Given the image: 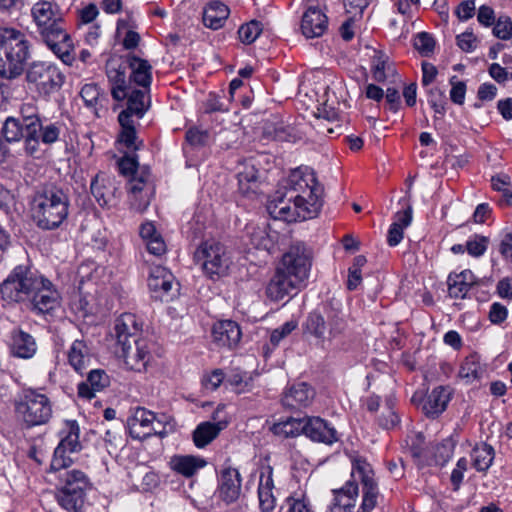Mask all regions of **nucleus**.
I'll use <instances>...</instances> for the list:
<instances>
[{"mask_svg": "<svg viewBox=\"0 0 512 512\" xmlns=\"http://www.w3.org/2000/svg\"><path fill=\"white\" fill-rule=\"evenodd\" d=\"M323 188L313 169L300 166L282 179L268 199L267 212L275 220L296 222L312 219L322 207Z\"/></svg>", "mask_w": 512, "mask_h": 512, "instance_id": "obj_1", "label": "nucleus"}, {"mask_svg": "<svg viewBox=\"0 0 512 512\" xmlns=\"http://www.w3.org/2000/svg\"><path fill=\"white\" fill-rule=\"evenodd\" d=\"M7 303H19L37 315L49 314L61 304L54 284L29 264L15 266L0 286Z\"/></svg>", "mask_w": 512, "mask_h": 512, "instance_id": "obj_2", "label": "nucleus"}, {"mask_svg": "<svg viewBox=\"0 0 512 512\" xmlns=\"http://www.w3.org/2000/svg\"><path fill=\"white\" fill-rule=\"evenodd\" d=\"M310 268L311 261L305 246L292 245L282 256L266 287L267 297L275 302L283 300L308 279Z\"/></svg>", "mask_w": 512, "mask_h": 512, "instance_id": "obj_3", "label": "nucleus"}, {"mask_svg": "<svg viewBox=\"0 0 512 512\" xmlns=\"http://www.w3.org/2000/svg\"><path fill=\"white\" fill-rule=\"evenodd\" d=\"M351 460V480L333 491V501L354 511L359 494L357 482L362 486V501L357 512H372L379 498L378 483L371 464L362 456L353 455Z\"/></svg>", "mask_w": 512, "mask_h": 512, "instance_id": "obj_4", "label": "nucleus"}, {"mask_svg": "<svg viewBox=\"0 0 512 512\" xmlns=\"http://www.w3.org/2000/svg\"><path fill=\"white\" fill-rule=\"evenodd\" d=\"M31 16L42 41L63 61L69 58L73 42L59 5L53 1L39 0L33 4Z\"/></svg>", "mask_w": 512, "mask_h": 512, "instance_id": "obj_5", "label": "nucleus"}, {"mask_svg": "<svg viewBox=\"0 0 512 512\" xmlns=\"http://www.w3.org/2000/svg\"><path fill=\"white\" fill-rule=\"evenodd\" d=\"M70 208L68 189L57 183H45L34 193L31 217L42 230H55L67 219Z\"/></svg>", "mask_w": 512, "mask_h": 512, "instance_id": "obj_6", "label": "nucleus"}, {"mask_svg": "<svg viewBox=\"0 0 512 512\" xmlns=\"http://www.w3.org/2000/svg\"><path fill=\"white\" fill-rule=\"evenodd\" d=\"M140 325L132 313L122 314L115 322L114 331L117 346L116 353L124 359L131 370L142 371L151 359L149 344L139 338Z\"/></svg>", "mask_w": 512, "mask_h": 512, "instance_id": "obj_7", "label": "nucleus"}, {"mask_svg": "<svg viewBox=\"0 0 512 512\" xmlns=\"http://www.w3.org/2000/svg\"><path fill=\"white\" fill-rule=\"evenodd\" d=\"M30 43L21 31L0 28V77L12 80L24 71L30 58Z\"/></svg>", "mask_w": 512, "mask_h": 512, "instance_id": "obj_8", "label": "nucleus"}, {"mask_svg": "<svg viewBox=\"0 0 512 512\" xmlns=\"http://www.w3.org/2000/svg\"><path fill=\"white\" fill-rule=\"evenodd\" d=\"M127 107L118 115V122L121 130L118 135V142L123 144L129 151L140 150L144 143L137 136L135 121L133 117L141 119L150 106V99L147 91L132 89L129 87Z\"/></svg>", "mask_w": 512, "mask_h": 512, "instance_id": "obj_9", "label": "nucleus"}, {"mask_svg": "<svg viewBox=\"0 0 512 512\" xmlns=\"http://www.w3.org/2000/svg\"><path fill=\"white\" fill-rule=\"evenodd\" d=\"M14 410L17 419L27 428L46 424L52 416L49 398L32 388L23 389L16 395Z\"/></svg>", "mask_w": 512, "mask_h": 512, "instance_id": "obj_10", "label": "nucleus"}, {"mask_svg": "<svg viewBox=\"0 0 512 512\" xmlns=\"http://www.w3.org/2000/svg\"><path fill=\"white\" fill-rule=\"evenodd\" d=\"M18 117L24 123V129L28 132L30 142L34 145H51L58 141L62 129L59 123H47L40 117L39 109L33 102L23 103Z\"/></svg>", "mask_w": 512, "mask_h": 512, "instance_id": "obj_11", "label": "nucleus"}, {"mask_svg": "<svg viewBox=\"0 0 512 512\" xmlns=\"http://www.w3.org/2000/svg\"><path fill=\"white\" fill-rule=\"evenodd\" d=\"M346 328V321L343 314L337 310H330L326 318L320 313L313 311L308 314L303 331L305 335L313 337L317 344L323 345L326 340H331L340 335Z\"/></svg>", "mask_w": 512, "mask_h": 512, "instance_id": "obj_12", "label": "nucleus"}, {"mask_svg": "<svg viewBox=\"0 0 512 512\" xmlns=\"http://www.w3.org/2000/svg\"><path fill=\"white\" fill-rule=\"evenodd\" d=\"M60 434L62 437L54 450L51 461V469L55 471L65 469L71 465L72 459L67 453H76L82 449L79 441L80 427L76 420H65Z\"/></svg>", "mask_w": 512, "mask_h": 512, "instance_id": "obj_13", "label": "nucleus"}, {"mask_svg": "<svg viewBox=\"0 0 512 512\" xmlns=\"http://www.w3.org/2000/svg\"><path fill=\"white\" fill-rule=\"evenodd\" d=\"M26 79L36 85L40 94L50 95L61 88L64 75L55 64L36 61L27 69Z\"/></svg>", "mask_w": 512, "mask_h": 512, "instance_id": "obj_14", "label": "nucleus"}, {"mask_svg": "<svg viewBox=\"0 0 512 512\" xmlns=\"http://www.w3.org/2000/svg\"><path fill=\"white\" fill-rule=\"evenodd\" d=\"M224 246L220 242L207 240L194 253V259L201 264L204 274L212 281L224 276Z\"/></svg>", "mask_w": 512, "mask_h": 512, "instance_id": "obj_15", "label": "nucleus"}, {"mask_svg": "<svg viewBox=\"0 0 512 512\" xmlns=\"http://www.w3.org/2000/svg\"><path fill=\"white\" fill-rule=\"evenodd\" d=\"M248 505L238 469L226 468V512H247Z\"/></svg>", "mask_w": 512, "mask_h": 512, "instance_id": "obj_16", "label": "nucleus"}, {"mask_svg": "<svg viewBox=\"0 0 512 512\" xmlns=\"http://www.w3.org/2000/svg\"><path fill=\"white\" fill-rule=\"evenodd\" d=\"M106 75L111 84V95L116 101L126 99L130 87L126 80L127 63L126 57L110 58L106 62Z\"/></svg>", "mask_w": 512, "mask_h": 512, "instance_id": "obj_17", "label": "nucleus"}, {"mask_svg": "<svg viewBox=\"0 0 512 512\" xmlns=\"http://www.w3.org/2000/svg\"><path fill=\"white\" fill-rule=\"evenodd\" d=\"M329 20L319 5H310L304 11L300 29L307 39L321 37L328 30Z\"/></svg>", "mask_w": 512, "mask_h": 512, "instance_id": "obj_18", "label": "nucleus"}, {"mask_svg": "<svg viewBox=\"0 0 512 512\" xmlns=\"http://www.w3.org/2000/svg\"><path fill=\"white\" fill-rule=\"evenodd\" d=\"M156 416L153 412L137 407L133 414L127 419L129 435L133 439L144 440L157 433L154 426Z\"/></svg>", "mask_w": 512, "mask_h": 512, "instance_id": "obj_19", "label": "nucleus"}, {"mask_svg": "<svg viewBox=\"0 0 512 512\" xmlns=\"http://www.w3.org/2000/svg\"><path fill=\"white\" fill-rule=\"evenodd\" d=\"M266 159V156L259 154L243 159L237 163L235 167V175L238 180L239 189L243 193H247L252 189L260 178L261 163Z\"/></svg>", "mask_w": 512, "mask_h": 512, "instance_id": "obj_20", "label": "nucleus"}, {"mask_svg": "<svg viewBox=\"0 0 512 512\" xmlns=\"http://www.w3.org/2000/svg\"><path fill=\"white\" fill-rule=\"evenodd\" d=\"M305 436L314 442L332 445L339 440L334 426L320 417L305 418Z\"/></svg>", "mask_w": 512, "mask_h": 512, "instance_id": "obj_21", "label": "nucleus"}, {"mask_svg": "<svg viewBox=\"0 0 512 512\" xmlns=\"http://www.w3.org/2000/svg\"><path fill=\"white\" fill-rule=\"evenodd\" d=\"M9 349L14 357L31 359L37 352V343L31 334L15 327L9 335Z\"/></svg>", "mask_w": 512, "mask_h": 512, "instance_id": "obj_22", "label": "nucleus"}, {"mask_svg": "<svg viewBox=\"0 0 512 512\" xmlns=\"http://www.w3.org/2000/svg\"><path fill=\"white\" fill-rule=\"evenodd\" d=\"M174 285L178 286V283H175V277L168 269L162 266H155L151 269L148 287L152 292L158 293L157 298L168 301V296Z\"/></svg>", "mask_w": 512, "mask_h": 512, "instance_id": "obj_23", "label": "nucleus"}, {"mask_svg": "<svg viewBox=\"0 0 512 512\" xmlns=\"http://www.w3.org/2000/svg\"><path fill=\"white\" fill-rule=\"evenodd\" d=\"M2 134L7 142H17L24 139L25 151L30 156H36L40 151V145H34L30 142L28 132L24 129V123L19 118L8 117L3 123Z\"/></svg>", "mask_w": 512, "mask_h": 512, "instance_id": "obj_24", "label": "nucleus"}, {"mask_svg": "<svg viewBox=\"0 0 512 512\" xmlns=\"http://www.w3.org/2000/svg\"><path fill=\"white\" fill-rule=\"evenodd\" d=\"M315 396L314 389L305 382L290 386L283 394L282 404L291 409L307 407Z\"/></svg>", "mask_w": 512, "mask_h": 512, "instance_id": "obj_25", "label": "nucleus"}, {"mask_svg": "<svg viewBox=\"0 0 512 512\" xmlns=\"http://www.w3.org/2000/svg\"><path fill=\"white\" fill-rule=\"evenodd\" d=\"M126 63L131 71L129 81L149 90L152 82V66L149 62L129 53L126 55Z\"/></svg>", "mask_w": 512, "mask_h": 512, "instance_id": "obj_26", "label": "nucleus"}, {"mask_svg": "<svg viewBox=\"0 0 512 512\" xmlns=\"http://www.w3.org/2000/svg\"><path fill=\"white\" fill-rule=\"evenodd\" d=\"M452 391L448 386H437L427 395L423 403V411L428 417L442 414L451 400Z\"/></svg>", "mask_w": 512, "mask_h": 512, "instance_id": "obj_27", "label": "nucleus"}, {"mask_svg": "<svg viewBox=\"0 0 512 512\" xmlns=\"http://www.w3.org/2000/svg\"><path fill=\"white\" fill-rule=\"evenodd\" d=\"M110 385V377L103 369H92L87 380L78 384V396L90 400L95 392H100Z\"/></svg>", "mask_w": 512, "mask_h": 512, "instance_id": "obj_28", "label": "nucleus"}, {"mask_svg": "<svg viewBox=\"0 0 512 512\" xmlns=\"http://www.w3.org/2000/svg\"><path fill=\"white\" fill-rule=\"evenodd\" d=\"M272 467L267 466L260 473L258 486L259 507L262 512H271L276 506V498L273 495Z\"/></svg>", "mask_w": 512, "mask_h": 512, "instance_id": "obj_29", "label": "nucleus"}, {"mask_svg": "<svg viewBox=\"0 0 512 512\" xmlns=\"http://www.w3.org/2000/svg\"><path fill=\"white\" fill-rule=\"evenodd\" d=\"M447 283L451 298L464 299L471 287L476 283V277L471 270L466 269L460 273H451L448 276Z\"/></svg>", "mask_w": 512, "mask_h": 512, "instance_id": "obj_30", "label": "nucleus"}, {"mask_svg": "<svg viewBox=\"0 0 512 512\" xmlns=\"http://www.w3.org/2000/svg\"><path fill=\"white\" fill-rule=\"evenodd\" d=\"M67 357L73 369L77 373L83 374L91 362V351L84 340L76 339L71 344Z\"/></svg>", "mask_w": 512, "mask_h": 512, "instance_id": "obj_31", "label": "nucleus"}, {"mask_svg": "<svg viewBox=\"0 0 512 512\" xmlns=\"http://www.w3.org/2000/svg\"><path fill=\"white\" fill-rule=\"evenodd\" d=\"M170 463L174 471L185 477L193 476L207 464L203 458L194 455L174 456Z\"/></svg>", "mask_w": 512, "mask_h": 512, "instance_id": "obj_32", "label": "nucleus"}, {"mask_svg": "<svg viewBox=\"0 0 512 512\" xmlns=\"http://www.w3.org/2000/svg\"><path fill=\"white\" fill-rule=\"evenodd\" d=\"M80 95L87 107L93 108L97 116H99V109H106L109 102L107 95L101 91L97 84H85Z\"/></svg>", "mask_w": 512, "mask_h": 512, "instance_id": "obj_33", "label": "nucleus"}, {"mask_svg": "<svg viewBox=\"0 0 512 512\" xmlns=\"http://www.w3.org/2000/svg\"><path fill=\"white\" fill-rule=\"evenodd\" d=\"M221 423L209 421L200 423L193 431L192 439L197 448H204L210 444L220 433Z\"/></svg>", "mask_w": 512, "mask_h": 512, "instance_id": "obj_34", "label": "nucleus"}, {"mask_svg": "<svg viewBox=\"0 0 512 512\" xmlns=\"http://www.w3.org/2000/svg\"><path fill=\"white\" fill-rule=\"evenodd\" d=\"M86 493L68 489H58L56 499L58 504L68 512H80Z\"/></svg>", "mask_w": 512, "mask_h": 512, "instance_id": "obj_35", "label": "nucleus"}, {"mask_svg": "<svg viewBox=\"0 0 512 512\" xmlns=\"http://www.w3.org/2000/svg\"><path fill=\"white\" fill-rule=\"evenodd\" d=\"M203 24L212 30L224 26V4L220 1H211L203 9Z\"/></svg>", "mask_w": 512, "mask_h": 512, "instance_id": "obj_36", "label": "nucleus"}, {"mask_svg": "<svg viewBox=\"0 0 512 512\" xmlns=\"http://www.w3.org/2000/svg\"><path fill=\"white\" fill-rule=\"evenodd\" d=\"M305 418L298 419L289 417L283 421L275 423L272 427V431L275 435L282 436L285 438L296 437L300 434L305 435Z\"/></svg>", "mask_w": 512, "mask_h": 512, "instance_id": "obj_37", "label": "nucleus"}, {"mask_svg": "<svg viewBox=\"0 0 512 512\" xmlns=\"http://www.w3.org/2000/svg\"><path fill=\"white\" fill-rule=\"evenodd\" d=\"M471 458L473 467L479 472H485L493 463L494 449L486 443L478 444L473 448Z\"/></svg>", "mask_w": 512, "mask_h": 512, "instance_id": "obj_38", "label": "nucleus"}, {"mask_svg": "<svg viewBox=\"0 0 512 512\" xmlns=\"http://www.w3.org/2000/svg\"><path fill=\"white\" fill-rule=\"evenodd\" d=\"M63 486L61 489L74 490L82 493H86V491L90 488L91 483L87 477V475L77 469H73L70 471H66L62 476Z\"/></svg>", "mask_w": 512, "mask_h": 512, "instance_id": "obj_39", "label": "nucleus"}, {"mask_svg": "<svg viewBox=\"0 0 512 512\" xmlns=\"http://www.w3.org/2000/svg\"><path fill=\"white\" fill-rule=\"evenodd\" d=\"M480 357L476 353L468 355L462 362L459 369V377L472 382L482 377Z\"/></svg>", "mask_w": 512, "mask_h": 512, "instance_id": "obj_40", "label": "nucleus"}, {"mask_svg": "<svg viewBox=\"0 0 512 512\" xmlns=\"http://www.w3.org/2000/svg\"><path fill=\"white\" fill-rule=\"evenodd\" d=\"M251 244L256 249L265 250L269 253L274 249L276 243V235L270 234L265 227L254 228L249 232Z\"/></svg>", "mask_w": 512, "mask_h": 512, "instance_id": "obj_41", "label": "nucleus"}, {"mask_svg": "<svg viewBox=\"0 0 512 512\" xmlns=\"http://www.w3.org/2000/svg\"><path fill=\"white\" fill-rule=\"evenodd\" d=\"M394 69L388 58L383 54L375 55L371 63L372 78L379 83L385 82L388 74L393 73Z\"/></svg>", "mask_w": 512, "mask_h": 512, "instance_id": "obj_42", "label": "nucleus"}, {"mask_svg": "<svg viewBox=\"0 0 512 512\" xmlns=\"http://www.w3.org/2000/svg\"><path fill=\"white\" fill-rule=\"evenodd\" d=\"M252 380L251 375L247 372L233 369L230 371L227 381L235 393L241 394L252 388Z\"/></svg>", "mask_w": 512, "mask_h": 512, "instance_id": "obj_43", "label": "nucleus"}, {"mask_svg": "<svg viewBox=\"0 0 512 512\" xmlns=\"http://www.w3.org/2000/svg\"><path fill=\"white\" fill-rule=\"evenodd\" d=\"M489 243V237L473 234L466 241L467 253L473 258H480L486 253Z\"/></svg>", "mask_w": 512, "mask_h": 512, "instance_id": "obj_44", "label": "nucleus"}, {"mask_svg": "<svg viewBox=\"0 0 512 512\" xmlns=\"http://www.w3.org/2000/svg\"><path fill=\"white\" fill-rule=\"evenodd\" d=\"M492 34L495 38L502 41L512 39V19L506 14L497 17L496 22L492 26Z\"/></svg>", "mask_w": 512, "mask_h": 512, "instance_id": "obj_45", "label": "nucleus"}, {"mask_svg": "<svg viewBox=\"0 0 512 512\" xmlns=\"http://www.w3.org/2000/svg\"><path fill=\"white\" fill-rule=\"evenodd\" d=\"M261 32L262 24L259 21L252 20L240 26L238 36L242 43L251 44L260 36Z\"/></svg>", "mask_w": 512, "mask_h": 512, "instance_id": "obj_46", "label": "nucleus"}, {"mask_svg": "<svg viewBox=\"0 0 512 512\" xmlns=\"http://www.w3.org/2000/svg\"><path fill=\"white\" fill-rule=\"evenodd\" d=\"M399 422L400 418L394 411V401L393 399L388 398L384 406V412L382 416L378 418V423L385 429H391L395 427Z\"/></svg>", "mask_w": 512, "mask_h": 512, "instance_id": "obj_47", "label": "nucleus"}, {"mask_svg": "<svg viewBox=\"0 0 512 512\" xmlns=\"http://www.w3.org/2000/svg\"><path fill=\"white\" fill-rule=\"evenodd\" d=\"M286 512H314L310 500L305 495H290L285 500Z\"/></svg>", "mask_w": 512, "mask_h": 512, "instance_id": "obj_48", "label": "nucleus"}, {"mask_svg": "<svg viewBox=\"0 0 512 512\" xmlns=\"http://www.w3.org/2000/svg\"><path fill=\"white\" fill-rule=\"evenodd\" d=\"M414 47L421 55L428 56L435 48V40L431 34L420 32L414 38Z\"/></svg>", "mask_w": 512, "mask_h": 512, "instance_id": "obj_49", "label": "nucleus"}, {"mask_svg": "<svg viewBox=\"0 0 512 512\" xmlns=\"http://www.w3.org/2000/svg\"><path fill=\"white\" fill-rule=\"evenodd\" d=\"M218 113H222L221 97L214 92H210L203 103V117L212 120V116Z\"/></svg>", "mask_w": 512, "mask_h": 512, "instance_id": "obj_50", "label": "nucleus"}, {"mask_svg": "<svg viewBox=\"0 0 512 512\" xmlns=\"http://www.w3.org/2000/svg\"><path fill=\"white\" fill-rule=\"evenodd\" d=\"M450 99L454 104L462 105L465 101L467 86L464 81H460L456 76L450 78Z\"/></svg>", "mask_w": 512, "mask_h": 512, "instance_id": "obj_51", "label": "nucleus"}, {"mask_svg": "<svg viewBox=\"0 0 512 512\" xmlns=\"http://www.w3.org/2000/svg\"><path fill=\"white\" fill-rule=\"evenodd\" d=\"M508 309L500 302H493L490 305L488 319L494 325H501L508 318Z\"/></svg>", "mask_w": 512, "mask_h": 512, "instance_id": "obj_52", "label": "nucleus"}, {"mask_svg": "<svg viewBox=\"0 0 512 512\" xmlns=\"http://www.w3.org/2000/svg\"><path fill=\"white\" fill-rule=\"evenodd\" d=\"M241 336L240 326L234 321L226 320V347H236L240 342Z\"/></svg>", "mask_w": 512, "mask_h": 512, "instance_id": "obj_53", "label": "nucleus"}, {"mask_svg": "<svg viewBox=\"0 0 512 512\" xmlns=\"http://www.w3.org/2000/svg\"><path fill=\"white\" fill-rule=\"evenodd\" d=\"M297 328V322L294 320L287 321L280 327L274 329L270 335L271 343L276 346L282 339L288 336L292 331Z\"/></svg>", "mask_w": 512, "mask_h": 512, "instance_id": "obj_54", "label": "nucleus"}, {"mask_svg": "<svg viewBox=\"0 0 512 512\" xmlns=\"http://www.w3.org/2000/svg\"><path fill=\"white\" fill-rule=\"evenodd\" d=\"M138 165L136 155H125L118 161L119 171L125 176H134L137 172Z\"/></svg>", "mask_w": 512, "mask_h": 512, "instance_id": "obj_55", "label": "nucleus"}, {"mask_svg": "<svg viewBox=\"0 0 512 512\" xmlns=\"http://www.w3.org/2000/svg\"><path fill=\"white\" fill-rule=\"evenodd\" d=\"M468 461L465 457L458 459L455 468L451 472V483L454 490H458L464 478V473L467 470Z\"/></svg>", "mask_w": 512, "mask_h": 512, "instance_id": "obj_56", "label": "nucleus"}, {"mask_svg": "<svg viewBox=\"0 0 512 512\" xmlns=\"http://www.w3.org/2000/svg\"><path fill=\"white\" fill-rule=\"evenodd\" d=\"M497 18L495 11L488 5H481L477 11V21L483 27H492L496 22Z\"/></svg>", "mask_w": 512, "mask_h": 512, "instance_id": "obj_57", "label": "nucleus"}, {"mask_svg": "<svg viewBox=\"0 0 512 512\" xmlns=\"http://www.w3.org/2000/svg\"><path fill=\"white\" fill-rule=\"evenodd\" d=\"M186 141L192 146H202L208 141L209 134L205 130H199L198 128H190L186 132Z\"/></svg>", "mask_w": 512, "mask_h": 512, "instance_id": "obj_58", "label": "nucleus"}, {"mask_svg": "<svg viewBox=\"0 0 512 512\" xmlns=\"http://www.w3.org/2000/svg\"><path fill=\"white\" fill-rule=\"evenodd\" d=\"M224 381V372L222 369H215L211 375L204 376L202 379V384L205 389L214 391L216 390L221 383Z\"/></svg>", "mask_w": 512, "mask_h": 512, "instance_id": "obj_59", "label": "nucleus"}, {"mask_svg": "<svg viewBox=\"0 0 512 512\" xmlns=\"http://www.w3.org/2000/svg\"><path fill=\"white\" fill-rule=\"evenodd\" d=\"M457 45L464 52H472L476 49L477 40L472 32H464L457 36Z\"/></svg>", "mask_w": 512, "mask_h": 512, "instance_id": "obj_60", "label": "nucleus"}, {"mask_svg": "<svg viewBox=\"0 0 512 512\" xmlns=\"http://www.w3.org/2000/svg\"><path fill=\"white\" fill-rule=\"evenodd\" d=\"M460 21H467L475 14V3L473 0H466L461 2L455 11Z\"/></svg>", "mask_w": 512, "mask_h": 512, "instance_id": "obj_61", "label": "nucleus"}, {"mask_svg": "<svg viewBox=\"0 0 512 512\" xmlns=\"http://www.w3.org/2000/svg\"><path fill=\"white\" fill-rule=\"evenodd\" d=\"M413 210L411 205H407L402 211H398L394 216L392 224H398L399 228L406 229L412 222Z\"/></svg>", "mask_w": 512, "mask_h": 512, "instance_id": "obj_62", "label": "nucleus"}, {"mask_svg": "<svg viewBox=\"0 0 512 512\" xmlns=\"http://www.w3.org/2000/svg\"><path fill=\"white\" fill-rule=\"evenodd\" d=\"M438 70L435 65L429 62L422 63V80L421 83L424 87H429L435 80Z\"/></svg>", "mask_w": 512, "mask_h": 512, "instance_id": "obj_63", "label": "nucleus"}, {"mask_svg": "<svg viewBox=\"0 0 512 512\" xmlns=\"http://www.w3.org/2000/svg\"><path fill=\"white\" fill-rule=\"evenodd\" d=\"M496 292L502 299L512 300V277L500 279L496 286Z\"/></svg>", "mask_w": 512, "mask_h": 512, "instance_id": "obj_64", "label": "nucleus"}]
</instances>
